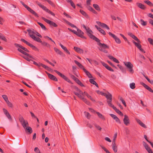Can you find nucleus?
Instances as JSON below:
<instances>
[{"instance_id":"nucleus-11","label":"nucleus","mask_w":153,"mask_h":153,"mask_svg":"<svg viewBox=\"0 0 153 153\" xmlns=\"http://www.w3.org/2000/svg\"><path fill=\"white\" fill-rule=\"evenodd\" d=\"M41 7L47 12L50 13L53 16H55V14L54 13L51 12L50 10L48 9L44 5H42V6H41Z\"/></svg>"},{"instance_id":"nucleus-52","label":"nucleus","mask_w":153,"mask_h":153,"mask_svg":"<svg viewBox=\"0 0 153 153\" xmlns=\"http://www.w3.org/2000/svg\"><path fill=\"white\" fill-rule=\"evenodd\" d=\"M66 23L69 25H70L71 27H75L77 29V28L76 26L75 25H74L71 23L69 22H68V21H66Z\"/></svg>"},{"instance_id":"nucleus-64","label":"nucleus","mask_w":153,"mask_h":153,"mask_svg":"<svg viewBox=\"0 0 153 153\" xmlns=\"http://www.w3.org/2000/svg\"><path fill=\"white\" fill-rule=\"evenodd\" d=\"M108 34L110 36L112 37L114 39V38H115V37H116V36L110 32H109L108 33Z\"/></svg>"},{"instance_id":"nucleus-18","label":"nucleus","mask_w":153,"mask_h":153,"mask_svg":"<svg viewBox=\"0 0 153 153\" xmlns=\"http://www.w3.org/2000/svg\"><path fill=\"white\" fill-rule=\"evenodd\" d=\"M110 115L118 123L120 124H121V123L120 119L117 117V116L112 114H110Z\"/></svg>"},{"instance_id":"nucleus-29","label":"nucleus","mask_w":153,"mask_h":153,"mask_svg":"<svg viewBox=\"0 0 153 153\" xmlns=\"http://www.w3.org/2000/svg\"><path fill=\"white\" fill-rule=\"evenodd\" d=\"M21 124L24 128L29 125L28 123L27 120H25Z\"/></svg>"},{"instance_id":"nucleus-13","label":"nucleus","mask_w":153,"mask_h":153,"mask_svg":"<svg viewBox=\"0 0 153 153\" xmlns=\"http://www.w3.org/2000/svg\"><path fill=\"white\" fill-rule=\"evenodd\" d=\"M96 22L98 25L102 27H105L108 30H109L110 29L109 27L106 24L104 23H101L99 21H97Z\"/></svg>"},{"instance_id":"nucleus-15","label":"nucleus","mask_w":153,"mask_h":153,"mask_svg":"<svg viewBox=\"0 0 153 153\" xmlns=\"http://www.w3.org/2000/svg\"><path fill=\"white\" fill-rule=\"evenodd\" d=\"M128 34L129 36L131 37L133 39H134L138 42H140V40L136 36L133 35L132 33H128Z\"/></svg>"},{"instance_id":"nucleus-48","label":"nucleus","mask_w":153,"mask_h":153,"mask_svg":"<svg viewBox=\"0 0 153 153\" xmlns=\"http://www.w3.org/2000/svg\"><path fill=\"white\" fill-rule=\"evenodd\" d=\"M140 21L141 25L143 26H146L147 25V22L144 21L143 19H141Z\"/></svg>"},{"instance_id":"nucleus-27","label":"nucleus","mask_w":153,"mask_h":153,"mask_svg":"<svg viewBox=\"0 0 153 153\" xmlns=\"http://www.w3.org/2000/svg\"><path fill=\"white\" fill-rule=\"evenodd\" d=\"M54 49L55 51L58 54H59V55L62 56H65V55L61 51H60L58 49L56 48H54Z\"/></svg>"},{"instance_id":"nucleus-26","label":"nucleus","mask_w":153,"mask_h":153,"mask_svg":"<svg viewBox=\"0 0 153 153\" xmlns=\"http://www.w3.org/2000/svg\"><path fill=\"white\" fill-rule=\"evenodd\" d=\"M59 45L67 53H68L69 55L70 54V52L68 51V50L65 47H64L63 45L61 43L59 44Z\"/></svg>"},{"instance_id":"nucleus-62","label":"nucleus","mask_w":153,"mask_h":153,"mask_svg":"<svg viewBox=\"0 0 153 153\" xmlns=\"http://www.w3.org/2000/svg\"><path fill=\"white\" fill-rule=\"evenodd\" d=\"M34 151L36 153H40V150L38 147H35L34 149Z\"/></svg>"},{"instance_id":"nucleus-38","label":"nucleus","mask_w":153,"mask_h":153,"mask_svg":"<svg viewBox=\"0 0 153 153\" xmlns=\"http://www.w3.org/2000/svg\"><path fill=\"white\" fill-rule=\"evenodd\" d=\"M93 7L95 9L98 11H100V9L99 6L96 4H93Z\"/></svg>"},{"instance_id":"nucleus-49","label":"nucleus","mask_w":153,"mask_h":153,"mask_svg":"<svg viewBox=\"0 0 153 153\" xmlns=\"http://www.w3.org/2000/svg\"><path fill=\"white\" fill-rule=\"evenodd\" d=\"M41 43L44 46H46L48 47H50L49 44H48V43H47V42H42H42H41Z\"/></svg>"},{"instance_id":"nucleus-46","label":"nucleus","mask_w":153,"mask_h":153,"mask_svg":"<svg viewBox=\"0 0 153 153\" xmlns=\"http://www.w3.org/2000/svg\"><path fill=\"white\" fill-rule=\"evenodd\" d=\"M80 86L82 87H85V85L81 82L78 79L77 81L76 82Z\"/></svg>"},{"instance_id":"nucleus-54","label":"nucleus","mask_w":153,"mask_h":153,"mask_svg":"<svg viewBox=\"0 0 153 153\" xmlns=\"http://www.w3.org/2000/svg\"><path fill=\"white\" fill-rule=\"evenodd\" d=\"M2 97L6 102L8 100V98L6 95H2Z\"/></svg>"},{"instance_id":"nucleus-3","label":"nucleus","mask_w":153,"mask_h":153,"mask_svg":"<svg viewBox=\"0 0 153 153\" xmlns=\"http://www.w3.org/2000/svg\"><path fill=\"white\" fill-rule=\"evenodd\" d=\"M125 65L128 69V70L130 73L133 74L134 72V71L133 69V65L129 62H124Z\"/></svg>"},{"instance_id":"nucleus-51","label":"nucleus","mask_w":153,"mask_h":153,"mask_svg":"<svg viewBox=\"0 0 153 153\" xmlns=\"http://www.w3.org/2000/svg\"><path fill=\"white\" fill-rule=\"evenodd\" d=\"M114 39L115 40L116 42L118 44H120L121 43V41L120 39L119 38H117V36H116V37H115V38H114Z\"/></svg>"},{"instance_id":"nucleus-56","label":"nucleus","mask_w":153,"mask_h":153,"mask_svg":"<svg viewBox=\"0 0 153 153\" xmlns=\"http://www.w3.org/2000/svg\"><path fill=\"white\" fill-rule=\"evenodd\" d=\"M85 114L86 117L88 119H89L90 117V115L89 113L88 112H85Z\"/></svg>"},{"instance_id":"nucleus-5","label":"nucleus","mask_w":153,"mask_h":153,"mask_svg":"<svg viewBox=\"0 0 153 153\" xmlns=\"http://www.w3.org/2000/svg\"><path fill=\"white\" fill-rule=\"evenodd\" d=\"M54 71L56 73H57L61 77H62L63 79H64L65 81L68 82L72 83L71 81L65 75L63 74L59 71H58L56 70H54Z\"/></svg>"},{"instance_id":"nucleus-47","label":"nucleus","mask_w":153,"mask_h":153,"mask_svg":"<svg viewBox=\"0 0 153 153\" xmlns=\"http://www.w3.org/2000/svg\"><path fill=\"white\" fill-rule=\"evenodd\" d=\"M130 87L132 89H134L135 88V83L134 82L130 83Z\"/></svg>"},{"instance_id":"nucleus-43","label":"nucleus","mask_w":153,"mask_h":153,"mask_svg":"<svg viewBox=\"0 0 153 153\" xmlns=\"http://www.w3.org/2000/svg\"><path fill=\"white\" fill-rule=\"evenodd\" d=\"M19 121L21 123H22V122H24L25 120L24 119L23 117L21 115H19Z\"/></svg>"},{"instance_id":"nucleus-7","label":"nucleus","mask_w":153,"mask_h":153,"mask_svg":"<svg viewBox=\"0 0 153 153\" xmlns=\"http://www.w3.org/2000/svg\"><path fill=\"white\" fill-rule=\"evenodd\" d=\"M42 19L47 23L49 24L51 26H52L54 27H57V25L53 22L46 19L44 17H42Z\"/></svg>"},{"instance_id":"nucleus-40","label":"nucleus","mask_w":153,"mask_h":153,"mask_svg":"<svg viewBox=\"0 0 153 153\" xmlns=\"http://www.w3.org/2000/svg\"><path fill=\"white\" fill-rule=\"evenodd\" d=\"M96 113L99 118L104 120H105L104 116L102 114L98 112H97Z\"/></svg>"},{"instance_id":"nucleus-44","label":"nucleus","mask_w":153,"mask_h":153,"mask_svg":"<svg viewBox=\"0 0 153 153\" xmlns=\"http://www.w3.org/2000/svg\"><path fill=\"white\" fill-rule=\"evenodd\" d=\"M112 149L115 152H117V146H116V145H112Z\"/></svg>"},{"instance_id":"nucleus-33","label":"nucleus","mask_w":153,"mask_h":153,"mask_svg":"<svg viewBox=\"0 0 153 153\" xmlns=\"http://www.w3.org/2000/svg\"><path fill=\"white\" fill-rule=\"evenodd\" d=\"M79 98L82 100L83 101V102H84L87 104L88 105H89L90 104V102H89L86 99L82 97V96L81 95V97Z\"/></svg>"},{"instance_id":"nucleus-9","label":"nucleus","mask_w":153,"mask_h":153,"mask_svg":"<svg viewBox=\"0 0 153 153\" xmlns=\"http://www.w3.org/2000/svg\"><path fill=\"white\" fill-rule=\"evenodd\" d=\"M123 121L124 123L126 126H127L130 124V120L127 115H124V118L123 119Z\"/></svg>"},{"instance_id":"nucleus-23","label":"nucleus","mask_w":153,"mask_h":153,"mask_svg":"<svg viewBox=\"0 0 153 153\" xmlns=\"http://www.w3.org/2000/svg\"><path fill=\"white\" fill-rule=\"evenodd\" d=\"M27 31L28 33L32 39L35 36L33 33H34L31 30L28 29L27 30Z\"/></svg>"},{"instance_id":"nucleus-2","label":"nucleus","mask_w":153,"mask_h":153,"mask_svg":"<svg viewBox=\"0 0 153 153\" xmlns=\"http://www.w3.org/2000/svg\"><path fill=\"white\" fill-rule=\"evenodd\" d=\"M104 95L107 99V102L109 106L111 107L113 105L111 103L112 99V95L108 92V94L104 93Z\"/></svg>"},{"instance_id":"nucleus-61","label":"nucleus","mask_w":153,"mask_h":153,"mask_svg":"<svg viewBox=\"0 0 153 153\" xmlns=\"http://www.w3.org/2000/svg\"><path fill=\"white\" fill-rule=\"evenodd\" d=\"M32 61L33 62V64L36 66H37L38 67H40V64H41V63L39 62L38 63H37V62L35 61H33L32 60Z\"/></svg>"},{"instance_id":"nucleus-45","label":"nucleus","mask_w":153,"mask_h":153,"mask_svg":"<svg viewBox=\"0 0 153 153\" xmlns=\"http://www.w3.org/2000/svg\"><path fill=\"white\" fill-rule=\"evenodd\" d=\"M37 23L43 30H46L47 29L45 27L43 24L39 22H38Z\"/></svg>"},{"instance_id":"nucleus-63","label":"nucleus","mask_w":153,"mask_h":153,"mask_svg":"<svg viewBox=\"0 0 153 153\" xmlns=\"http://www.w3.org/2000/svg\"><path fill=\"white\" fill-rule=\"evenodd\" d=\"M5 115L9 119L12 120L11 116L9 112Z\"/></svg>"},{"instance_id":"nucleus-58","label":"nucleus","mask_w":153,"mask_h":153,"mask_svg":"<svg viewBox=\"0 0 153 153\" xmlns=\"http://www.w3.org/2000/svg\"><path fill=\"white\" fill-rule=\"evenodd\" d=\"M7 105H8V106L10 107H11V108H12L13 107V105L12 104V103L11 102H9V100H8V101H7V102H6Z\"/></svg>"},{"instance_id":"nucleus-59","label":"nucleus","mask_w":153,"mask_h":153,"mask_svg":"<svg viewBox=\"0 0 153 153\" xmlns=\"http://www.w3.org/2000/svg\"><path fill=\"white\" fill-rule=\"evenodd\" d=\"M146 89H147V90H148L149 91L153 93V90L150 88L149 87L147 86L146 87Z\"/></svg>"},{"instance_id":"nucleus-24","label":"nucleus","mask_w":153,"mask_h":153,"mask_svg":"<svg viewBox=\"0 0 153 153\" xmlns=\"http://www.w3.org/2000/svg\"><path fill=\"white\" fill-rule=\"evenodd\" d=\"M137 122L142 127H143L144 128H147L146 126V125L144 124L141 120L139 119L137 120Z\"/></svg>"},{"instance_id":"nucleus-50","label":"nucleus","mask_w":153,"mask_h":153,"mask_svg":"<svg viewBox=\"0 0 153 153\" xmlns=\"http://www.w3.org/2000/svg\"><path fill=\"white\" fill-rule=\"evenodd\" d=\"M94 125L95 127L97 128L98 130L101 131L102 128H101L99 125H97L96 123L94 124Z\"/></svg>"},{"instance_id":"nucleus-53","label":"nucleus","mask_w":153,"mask_h":153,"mask_svg":"<svg viewBox=\"0 0 153 153\" xmlns=\"http://www.w3.org/2000/svg\"><path fill=\"white\" fill-rule=\"evenodd\" d=\"M70 77L73 79L75 82L78 79L75 76L73 75H72L71 74H70Z\"/></svg>"},{"instance_id":"nucleus-35","label":"nucleus","mask_w":153,"mask_h":153,"mask_svg":"<svg viewBox=\"0 0 153 153\" xmlns=\"http://www.w3.org/2000/svg\"><path fill=\"white\" fill-rule=\"evenodd\" d=\"M34 40L38 42H42V41L41 39L38 37H36L35 36L33 37L32 38Z\"/></svg>"},{"instance_id":"nucleus-39","label":"nucleus","mask_w":153,"mask_h":153,"mask_svg":"<svg viewBox=\"0 0 153 153\" xmlns=\"http://www.w3.org/2000/svg\"><path fill=\"white\" fill-rule=\"evenodd\" d=\"M40 64V66H42V67L45 68V69H46L48 71L50 70L51 69V68H49L48 66H47L45 65H44L42 63H41V64Z\"/></svg>"},{"instance_id":"nucleus-21","label":"nucleus","mask_w":153,"mask_h":153,"mask_svg":"<svg viewBox=\"0 0 153 153\" xmlns=\"http://www.w3.org/2000/svg\"><path fill=\"white\" fill-rule=\"evenodd\" d=\"M98 45L101 46V48H102L103 49H105L106 48L109 49V47L107 45L105 44L104 43L102 44L101 42L98 43Z\"/></svg>"},{"instance_id":"nucleus-14","label":"nucleus","mask_w":153,"mask_h":153,"mask_svg":"<svg viewBox=\"0 0 153 153\" xmlns=\"http://www.w3.org/2000/svg\"><path fill=\"white\" fill-rule=\"evenodd\" d=\"M111 107L115 111L120 115L122 116H123V113L118 109H117L115 107L114 105L111 106Z\"/></svg>"},{"instance_id":"nucleus-1","label":"nucleus","mask_w":153,"mask_h":153,"mask_svg":"<svg viewBox=\"0 0 153 153\" xmlns=\"http://www.w3.org/2000/svg\"><path fill=\"white\" fill-rule=\"evenodd\" d=\"M74 62L80 68L82 69L86 75L89 78H92L91 74L84 68V66L81 64L76 60H74Z\"/></svg>"},{"instance_id":"nucleus-25","label":"nucleus","mask_w":153,"mask_h":153,"mask_svg":"<svg viewBox=\"0 0 153 153\" xmlns=\"http://www.w3.org/2000/svg\"><path fill=\"white\" fill-rule=\"evenodd\" d=\"M108 56L110 59L113 60V61L116 63H119V61L113 56L110 55H108Z\"/></svg>"},{"instance_id":"nucleus-6","label":"nucleus","mask_w":153,"mask_h":153,"mask_svg":"<svg viewBox=\"0 0 153 153\" xmlns=\"http://www.w3.org/2000/svg\"><path fill=\"white\" fill-rule=\"evenodd\" d=\"M54 71L56 73H57L61 77H62L63 79H64L65 81L68 82L72 83L71 81L65 75L63 74L59 71H58L56 70H54Z\"/></svg>"},{"instance_id":"nucleus-28","label":"nucleus","mask_w":153,"mask_h":153,"mask_svg":"<svg viewBox=\"0 0 153 153\" xmlns=\"http://www.w3.org/2000/svg\"><path fill=\"white\" fill-rule=\"evenodd\" d=\"M137 6L140 8V9L143 10H145L146 8V7L144 5L140 3H137Z\"/></svg>"},{"instance_id":"nucleus-10","label":"nucleus","mask_w":153,"mask_h":153,"mask_svg":"<svg viewBox=\"0 0 153 153\" xmlns=\"http://www.w3.org/2000/svg\"><path fill=\"white\" fill-rule=\"evenodd\" d=\"M77 32L76 35L81 38H86L83 36L84 34V33L82 32L81 30L79 29L78 28H77Z\"/></svg>"},{"instance_id":"nucleus-19","label":"nucleus","mask_w":153,"mask_h":153,"mask_svg":"<svg viewBox=\"0 0 153 153\" xmlns=\"http://www.w3.org/2000/svg\"><path fill=\"white\" fill-rule=\"evenodd\" d=\"M47 74L49 78L55 81H58V79L57 78L53 75L49 73H47Z\"/></svg>"},{"instance_id":"nucleus-37","label":"nucleus","mask_w":153,"mask_h":153,"mask_svg":"<svg viewBox=\"0 0 153 153\" xmlns=\"http://www.w3.org/2000/svg\"><path fill=\"white\" fill-rule=\"evenodd\" d=\"M89 82L91 83L93 85H95L96 87H98V86L97 84L94 79H89Z\"/></svg>"},{"instance_id":"nucleus-22","label":"nucleus","mask_w":153,"mask_h":153,"mask_svg":"<svg viewBox=\"0 0 153 153\" xmlns=\"http://www.w3.org/2000/svg\"><path fill=\"white\" fill-rule=\"evenodd\" d=\"M86 31L88 35L90 37L93 36V35L92 34L93 32L89 27H88L87 29H86Z\"/></svg>"},{"instance_id":"nucleus-30","label":"nucleus","mask_w":153,"mask_h":153,"mask_svg":"<svg viewBox=\"0 0 153 153\" xmlns=\"http://www.w3.org/2000/svg\"><path fill=\"white\" fill-rule=\"evenodd\" d=\"M25 130L26 131H27L30 134H31L32 132L33 131L31 128L28 126L25 128Z\"/></svg>"},{"instance_id":"nucleus-57","label":"nucleus","mask_w":153,"mask_h":153,"mask_svg":"<svg viewBox=\"0 0 153 153\" xmlns=\"http://www.w3.org/2000/svg\"><path fill=\"white\" fill-rule=\"evenodd\" d=\"M148 41L152 45H153V40L151 38H149L148 39Z\"/></svg>"},{"instance_id":"nucleus-4","label":"nucleus","mask_w":153,"mask_h":153,"mask_svg":"<svg viewBox=\"0 0 153 153\" xmlns=\"http://www.w3.org/2000/svg\"><path fill=\"white\" fill-rule=\"evenodd\" d=\"M29 11L31 14L34 15L36 17L38 18L39 16L37 13L35 12L33 10L30 8L27 5L24 3L22 1L20 2Z\"/></svg>"},{"instance_id":"nucleus-36","label":"nucleus","mask_w":153,"mask_h":153,"mask_svg":"<svg viewBox=\"0 0 153 153\" xmlns=\"http://www.w3.org/2000/svg\"><path fill=\"white\" fill-rule=\"evenodd\" d=\"M132 42L139 49L141 47V45L138 43L135 42L134 40L132 41Z\"/></svg>"},{"instance_id":"nucleus-41","label":"nucleus","mask_w":153,"mask_h":153,"mask_svg":"<svg viewBox=\"0 0 153 153\" xmlns=\"http://www.w3.org/2000/svg\"><path fill=\"white\" fill-rule=\"evenodd\" d=\"M28 46H29L30 48H32V49L36 51H38V49L36 47L32 44H30V43Z\"/></svg>"},{"instance_id":"nucleus-42","label":"nucleus","mask_w":153,"mask_h":153,"mask_svg":"<svg viewBox=\"0 0 153 153\" xmlns=\"http://www.w3.org/2000/svg\"><path fill=\"white\" fill-rule=\"evenodd\" d=\"M144 2L150 7L153 6V4L149 0L144 1Z\"/></svg>"},{"instance_id":"nucleus-16","label":"nucleus","mask_w":153,"mask_h":153,"mask_svg":"<svg viewBox=\"0 0 153 153\" xmlns=\"http://www.w3.org/2000/svg\"><path fill=\"white\" fill-rule=\"evenodd\" d=\"M18 51L22 53V54L27 56L28 57L30 58H33L32 57L30 56V54L25 52V51H23L22 50H21V49L19 48H18L17 49Z\"/></svg>"},{"instance_id":"nucleus-8","label":"nucleus","mask_w":153,"mask_h":153,"mask_svg":"<svg viewBox=\"0 0 153 153\" xmlns=\"http://www.w3.org/2000/svg\"><path fill=\"white\" fill-rule=\"evenodd\" d=\"M75 89V90L77 91V92H76L75 91H74L73 93L74 94L77 95L78 97H81V94H83V92L81 91L77 87H74Z\"/></svg>"},{"instance_id":"nucleus-20","label":"nucleus","mask_w":153,"mask_h":153,"mask_svg":"<svg viewBox=\"0 0 153 153\" xmlns=\"http://www.w3.org/2000/svg\"><path fill=\"white\" fill-rule=\"evenodd\" d=\"M74 49L78 53H79L80 54H83V50L82 49L76 47H74Z\"/></svg>"},{"instance_id":"nucleus-34","label":"nucleus","mask_w":153,"mask_h":153,"mask_svg":"<svg viewBox=\"0 0 153 153\" xmlns=\"http://www.w3.org/2000/svg\"><path fill=\"white\" fill-rule=\"evenodd\" d=\"M80 12L83 16H84L86 18H89L88 15L83 10H80Z\"/></svg>"},{"instance_id":"nucleus-32","label":"nucleus","mask_w":153,"mask_h":153,"mask_svg":"<svg viewBox=\"0 0 153 153\" xmlns=\"http://www.w3.org/2000/svg\"><path fill=\"white\" fill-rule=\"evenodd\" d=\"M66 1L68 3H69L70 4L71 6L72 7L74 8L75 9L76 8L75 5L72 0H66Z\"/></svg>"},{"instance_id":"nucleus-12","label":"nucleus","mask_w":153,"mask_h":153,"mask_svg":"<svg viewBox=\"0 0 153 153\" xmlns=\"http://www.w3.org/2000/svg\"><path fill=\"white\" fill-rule=\"evenodd\" d=\"M143 145L149 153L152 152V149L149 147L148 145L144 141L143 142Z\"/></svg>"},{"instance_id":"nucleus-55","label":"nucleus","mask_w":153,"mask_h":153,"mask_svg":"<svg viewBox=\"0 0 153 153\" xmlns=\"http://www.w3.org/2000/svg\"><path fill=\"white\" fill-rule=\"evenodd\" d=\"M21 41H22V42H24L25 44H26L28 46L30 44V43L29 42H27V41H26L24 39H21Z\"/></svg>"},{"instance_id":"nucleus-31","label":"nucleus","mask_w":153,"mask_h":153,"mask_svg":"<svg viewBox=\"0 0 153 153\" xmlns=\"http://www.w3.org/2000/svg\"><path fill=\"white\" fill-rule=\"evenodd\" d=\"M90 38L91 39H93L94 40H95L97 42H98V43H100V40L93 35V36H92L91 37H90Z\"/></svg>"},{"instance_id":"nucleus-17","label":"nucleus","mask_w":153,"mask_h":153,"mask_svg":"<svg viewBox=\"0 0 153 153\" xmlns=\"http://www.w3.org/2000/svg\"><path fill=\"white\" fill-rule=\"evenodd\" d=\"M102 64L103 66L108 70L112 72L114 71V70L104 62H102Z\"/></svg>"},{"instance_id":"nucleus-60","label":"nucleus","mask_w":153,"mask_h":153,"mask_svg":"<svg viewBox=\"0 0 153 153\" xmlns=\"http://www.w3.org/2000/svg\"><path fill=\"white\" fill-rule=\"evenodd\" d=\"M50 5L52 6H54L55 5L50 0H46Z\"/></svg>"}]
</instances>
